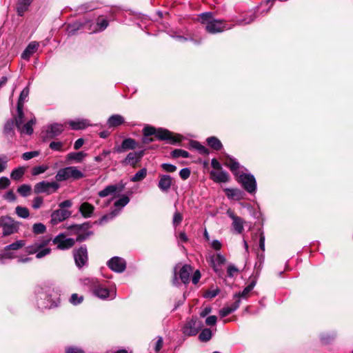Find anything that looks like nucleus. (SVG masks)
Wrapping results in <instances>:
<instances>
[{"label": "nucleus", "instance_id": "nucleus-1", "mask_svg": "<svg viewBox=\"0 0 353 353\" xmlns=\"http://www.w3.org/2000/svg\"><path fill=\"white\" fill-rule=\"evenodd\" d=\"M225 165L230 169L237 178V181L247 192L249 193L255 192L256 182L254 176L251 174L244 173L243 172V168L240 165L235 159L228 157Z\"/></svg>", "mask_w": 353, "mask_h": 353}, {"label": "nucleus", "instance_id": "nucleus-2", "mask_svg": "<svg viewBox=\"0 0 353 353\" xmlns=\"http://www.w3.org/2000/svg\"><path fill=\"white\" fill-rule=\"evenodd\" d=\"M84 284L88 285L93 294L101 299H114L117 292L115 289H108L103 283L95 278H88L84 280Z\"/></svg>", "mask_w": 353, "mask_h": 353}, {"label": "nucleus", "instance_id": "nucleus-3", "mask_svg": "<svg viewBox=\"0 0 353 353\" xmlns=\"http://www.w3.org/2000/svg\"><path fill=\"white\" fill-rule=\"evenodd\" d=\"M199 20L205 26L206 31L210 34L221 32L232 28L231 26L223 21L214 19L212 12L202 13L199 16Z\"/></svg>", "mask_w": 353, "mask_h": 353}, {"label": "nucleus", "instance_id": "nucleus-4", "mask_svg": "<svg viewBox=\"0 0 353 353\" xmlns=\"http://www.w3.org/2000/svg\"><path fill=\"white\" fill-rule=\"evenodd\" d=\"M143 134L145 137L155 135L157 139L159 140H166L172 144L179 142L181 137V135L174 136V134L168 130L163 128L156 129L149 125L144 127Z\"/></svg>", "mask_w": 353, "mask_h": 353}, {"label": "nucleus", "instance_id": "nucleus-5", "mask_svg": "<svg viewBox=\"0 0 353 353\" xmlns=\"http://www.w3.org/2000/svg\"><path fill=\"white\" fill-rule=\"evenodd\" d=\"M85 176L84 174L75 166H69L59 169L55 176L57 181L69 179L78 180Z\"/></svg>", "mask_w": 353, "mask_h": 353}, {"label": "nucleus", "instance_id": "nucleus-6", "mask_svg": "<svg viewBox=\"0 0 353 353\" xmlns=\"http://www.w3.org/2000/svg\"><path fill=\"white\" fill-rule=\"evenodd\" d=\"M50 242V239L36 242L34 244L27 247V252L30 254H36L37 259H41L50 253V249L46 248Z\"/></svg>", "mask_w": 353, "mask_h": 353}, {"label": "nucleus", "instance_id": "nucleus-7", "mask_svg": "<svg viewBox=\"0 0 353 353\" xmlns=\"http://www.w3.org/2000/svg\"><path fill=\"white\" fill-rule=\"evenodd\" d=\"M202 327V321L196 316H193L186 321L182 327V332L185 336H195Z\"/></svg>", "mask_w": 353, "mask_h": 353}, {"label": "nucleus", "instance_id": "nucleus-8", "mask_svg": "<svg viewBox=\"0 0 353 353\" xmlns=\"http://www.w3.org/2000/svg\"><path fill=\"white\" fill-rule=\"evenodd\" d=\"M0 227L3 228V235L8 236L18 231L19 223L8 216H0Z\"/></svg>", "mask_w": 353, "mask_h": 353}, {"label": "nucleus", "instance_id": "nucleus-9", "mask_svg": "<svg viewBox=\"0 0 353 353\" xmlns=\"http://www.w3.org/2000/svg\"><path fill=\"white\" fill-rule=\"evenodd\" d=\"M129 202V197L126 195H123L121 198L114 202V205L117 209H114L110 213L103 216L100 220V223H103L109 220L114 219L119 214L121 209L125 207Z\"/></svg>", "mask_w": 353, "mask_h": 353}, {"label": "nucleus", "instance_id": "nucleus-10", "mask_svg": "<svg viewBox=\"0 0 353 353\" xmlns=\"http://www.w3.org/2000/svg\"><path fill=\"white\" fill-rule=\"evenodd\" d=\"M59 187V184L56 181L49 182L42 181L35 184L34 187V192L36 194L45 193L46 194H50L55 192Z\"/></svg>", "mask_w": 353, "mask_h": 353}, {"label": "nucleus", "instance_id": "nucleus-11", "mask_svg": "<svg viewBox=\"0 0 353 353\" xmlns=\"http://www.w3.org/2000/svg\"><path fill=\"white\" fill-rule=\"evenodd\" d=\"M84 238L78 236L75 240L72 238H66L64 234H59L54 237L52 242L54 245H57L58 249L67 250L72 248L74 245L75 241H81Z\"/></svg>", "mask_w": 353, "mask_h": 353}, {"label": "nucleus", "instance_id": "nucleus-12", "mask_svg": "<svg viewBox=\"0 0 353 353\" xmlns=\"http://www.w3.org/2000/svg\"><path fill=\"white\" fill-rule=\"evenodd\" d=\"M37 305L41 309L52 308L57 306L55 301L43 288L37 291Z\"/></svg>", "mask_w": 353, "mask_h": 353}, {"label": "nucleus", "instance_id": "nucleus-13", "mask_svg": "<svg viewBox=\"0 0 353 353\" xmlns=\"http://www.w3.org/2000/svg\"><path fill=\"white\" fill-rule=\"evenodd\" d=\"M76 265L81 268L88 262V251L85 246H81L79 249L74 250L73 252Z\"/></svg>", "mask_w": 353, "mask_h": 353}, {"label": "nucleus", "instance_id": "nucleus-14", "mask_svg": "<svg viewBox=\"0 0 353 353\" xmlns=\"http://www.w3.org/2000/svg\"><path fill=\"white\" fill-rule=\"evenodd\" d=\"M65 125L61 123H52L47 126L43 136L44 139H51L60 135L64 130Z\"/></svg>", "mask_w": 353, "mask_h": 353}, {"label": "nucleus", "instance_id": "nucleus-15", "mask_svg": "<svg viewBox=\"0 0 353 353\" xmlns=\"http://www.w3.org/2000/svg\"><path fill=\"white\" fill-rule=\"evenodd\" d=\"M207 261L213 268L214 272L219 273L220 271V267L225 262V258L220 253L212 254L209 255L207 258Z\"/></svg>", "mask_w": 353, "mask_h": 353}, {"label": "nucleus", "instance_id": "nucleus-16", "mask_svg": "<svg viewBox=\"0 0 353 353\" xmlns=\"http://www.w3.org/2000/svg\"><path fill=\"white\" fill-rule=\"evenodd\" d=\"M108 265L112 271L121 273L125 270L126 263L122 258L114 256L108 261Z\"/></svg>", "mask_w": 353, "mask_h": 353}, {"label": "nucleus", "instance_id": "nucleus-17", "mask_svg": "<svg viewBox=\"0 0 353 353\" xmlns=\"http://www.w3.org/2000/svg\"><path fill=\"white\" fill-rule=\"evenodd\" d=\"M143 151L130 152L125 159L122 161L124 165H130L135 168L143 157Z\"/></svg>", "mask_w": 353, "mask_h": 353}, {"label": "nucleus", "instance_id": "nucleus-18", "mask_svg": "<svg viewBox=\"0 0 353 353\" xmlns=\"http://www.w3.org/2000/svg\"><path fill=\"white\" fill-rule=\"evenodd\" d=\"M71 215V212L67 210L59 209L54 210L51 214L50 222L52 225H57L59 223L65 220Z\"/></svg>", "mask_w": 353, "mask_h": 353}, {"label": "nucleus", "instance_id": "nucleus-19", "mask_svg": "<svg viewBox=\"0 0 353 353\" xmlns=\"http://www.w3.org/2000/svg\"><path fill=\"white\" fill-rule=\"evenodd\" d=\"M124 188L125 184L120 182L115 185H108L103 190L100 191L98 194L100 197L103 198L115 192H121L124 190Z\"/></svg>", "mask_w": 353, "mask_h": 353}, {"label": "nucleus", "instance_id": "nucleus-20", "mask_svg": "<svg viewBox=\"0 0 353 353\" xmlns=\"http://www.w3.org/2000/svg\"><path fill=\"white\" fill-rule=\"evenodd\" d=\"M228 216L232 220V228L237 234H241L243 231L244 221L241 217L235 215L231 210H228Z\"/></svg>", "mask_w": 353, "mask_h": 353}, {"label": "nucleus", "instance_id": "nucleus-21", "mask_svg": "<svg viewBox=\"0 0 353 353\" xmlns=\"http://www.w3.org/2000/svg\"><path fill=\"white\" fill-rule=\"evenodd\" d=\"M211 179L216 183H225L229 181V175L227 172L221 169L212 170L210 172Z\"/></svg>", "mask_w": 353, "mask_h": 353}, {"label": "nucleus", "instance_id": "nucleus-22", "mask_svg": "<svg viewBox=\"0 0 353 353\" xmlns=\"http://www.w3.org/2000/svg\"><path fill=\"white\" fill-rule=\"evenodd\" d=\"M86 157L87 154L85 152H72L68 153L65 159L68 163H81Z\"/></svg>", "mask_w": 353, "mask_h": 353}, {"label": "nucleus", "instance_id": "nucleus-23", "mask_svg": "<svg viewBox=\"0 0 353 353\" xmlns=\"http://www.w3.org/2000/svg\"><path fill=\"white\" fill-rule=\"evenodd\" d=\"M136 147L137 143L135 140L132 138H127L122 141L121 146L115 148V151L118 153H121L127 150H133Z\"/></svg>", "mask_w": 353, "mask_h": 353}, {"label": "nucleus", "instance_id": "nucleus-24", "mask_svg": "<svg viewBox=\"0 0 353 353\" xmlns=\"http://www.w3.org/2000/svg\"><path fill=\"white\" fill-rule=\"evenodd\" d=\"M193 269L190 265H184L180 270L179 274L181 281L186 284L190 281V276L192 272Z\"/></svg>", "mask_w": 353, "mask_h": 353}, {"label": "nucleus", "instance_id": "nucleus-25", "mask_svg": "<svg viewBox=\"0 0 353 353\" xmlns=\"http://www.w3.org/2000/svg\"><path fill=\"white\" fill-rule=\"evenodd\" d=\"M39 44L37 41L30 42L21 54V58L28 60L30 57L37 51Z\"/></svg>", "mask_w": 353, "mask_h": 353}, {"label": "nucleus", "instance_id": "nucleus-26", "mask_svg": "<svg viewBox=\"0 0 353 353\" xmlns=\"http://www.w3.org/2000/svg\"><path fill=\"white\" fill-rule=\"evenodd\" d=\"M172 183V177L170 175H162L160 176L158 187L161 191L167 192L170 188Z\"/></svg>", "mask_w": 353, "mask_h": 353}, {"label": "nucleus", "instance_id": "nucleus-27", "mask_svg": "<svg viewBox=\"0 0 353 353\" xmlns=\"http://www.w3.org/2000/svg\"><path fill=\"white\" fill-rule=\"evenodd\" d=\"M72 130H83L89 126L90 124L87 119H77L75 121L70 120L68 122Z\"/></svg>", "mask_w": 353, "mask_h": 353}, {"label": "nucleus", "instance_id": "nucleus-28", "mask_svg": "<svg viewBox=\"0 0 353 353\" xmlns=\"http://www.w3.org/2000/svg\"><path fill=\"white\" fill-rule=\"evenodd\" d=\"M224 191L226 196L230 199L239 201L243 197V192L239 189L226 188Z\"/></svg>", "mask_w": 353, "mask_h": 353}, {"label": "nucleus", "instance_id": "nucleus-29", "mask_svg": "<svg viewBox=\"0 0 353 353\" xmlns=\"http://www.w3.org/2000/svg\"><path fill=\"white\" fill-rule=\"evenodd\" d=\"M94 210V206L88 202L83 203L79 207V212L85 218L91 217Z\"/></svg>", "mask_w": 353, "mask_h": 353}, {"label": "nucleus", "instance_id": "nucleus-30", "mask_svg": "<svg viewBox=\"0 0 353 353\" xmlns=\"http://www.w3.org/2000/svg\"><path fill=\"white\" fill-rule=\"evenodd\" d=\"M124 123L123 117L120 114H113L108 120L107 124L109 128H115Z\"/></svg>", "mask_w": 353, "mask_h": 353}, {"label": "nucleus", "instance_id": "nucleus-31", "mask_svg": "<svg viewBox=\"0 0 353 353\" xmlns=\"http://www.w3.org/2000/svg\"><path fill=\"white\" fill-rule=\"evenodd\" d=\"M108 26V21L103 17H99L97 19V24L93 29L90 28L89 30L91 33L101 32L104 30Z\"/></svg>", "mask_w": 353, "mask_h": 353}, {"label": "nucleus", "instance_id": "nucleus-32", "mask_svg": "<svg viewBox=\"0 0 353 353\" xmlns=\"http://www.w3.org/2000/svg\"><path fill=\"white\" fill-rule=\"evenodd\" d=\"M36 123L35 117L30 119L26 123H25L23 126L21 125V129H18L19 131L21 134H26L30 135L33 132V125Z\"/></svg>", "mask_w": 353, "mask_h": 353}, {"label": "nucleus", "instance_id": "nucleus-33", "mask_svg": "<svg viewBox=\"0 0 353 353\" xmlns=\"http://www.w3.org/2000/svg\"><path fill=\"white\" fill-rule=\"evenodd\" d=\"M33 0H18L17 5V11L19 15L23 16L24 12L28 10L29 6Z\"/></svg>", "mask_w": 353, "mask_h": 353}, {"label": "nucleus", "instance_id": "nucleus-34", "mask_svg": "<svg viewBox=\"0 0 353 353\" xmlns=\"http://www.w3.org/2000/svg\"><path fill=\"white\" fill-rule=\"evenodd\" d=\"M190 145L192 148L197 150L201 154L208 155L209 154L208 149L197 141H191Z\"/></svg>", "mask_w": 353, "mask_h": 353}, {"label": "nucleus", "instance_id": "nucleus-35", "mask_svg": "<svg viewBox=\"0 0 353 353\" xmlns=\"http://www.w3.org/2000/svg\"><path fill=\"white\" fill-rule=\"evenodd\" d=\"M23 107L17 106V115L14 118L15 125L17 129H21V125L24 122Z\"/></svg>", "mask_w": 353, "mask_h": 353}, {"label": "nucleus", "instance_id": "nucleus-36", "mask_svg": "<svg viewBox=\"0 0 353 353\" xmlns=\"http://www.w3.org/2000/svg\"><path fill=\"white\" fill-rule=\"evenodd\" d=\"M25 171L26 168L24 167H18L12 171L10 177L13 180L19 181L24 175Z\"/></svg>", "mask_w": 353, "mask_h": 353}, {"label": "nucleus", "instance_id": "nucleus-37", "mask_svg": "<svg viewBox=\"0 0 353 353\" xmlns=\"http://www.w3.org/2000/svg\"><path fill=\"white\" fill-rule=\"evenodd\" d=\"M207 143L212 149L216 150H219L223 147L221 142L215 137L208 138Z\"/></svg>", "mask_w": 353, "mask_h": 353}, {"label": "nucleus", "instance_id": "nucleus-38", "mask_svg": "<svg viewBox=\"0 0 353 353\" xmlns=\"http://www.w3.org/2000/svg\"><path fill=\"white\" fill-rule=\"evenodd\" d=\"M212 336V332L210 329L205 328L203 329L201 333L199 335V339L201 342H208L209 341Z\"/></svg>", "mask_w": 353, "mask_h": 353}, {"label": "nucleus", "instance_id": "nucleus-39", "mask_svg": "<svg viewBox=\"0 0 353 353\" xmlns=\"http://www.w3.org/2000/svg\"><path fill=\"white\" fill-rule=\"evenodd\" d=\"M147 169L142 168L139 170L131 179L130 181L132 182H139L143 181L147 176Z\"/></svg>", "mask_w": 353, "mask_h": 353}, {"label": "nucleus", "instance_id": "nucleus-40", "mask_svg": "<svg viewBox=\"0 0 353 353\" xmlns=\"http://www.w3.org/2000/svg\"><path fill=\"white\" fill-rule=\"evenodd\" d=\"M29 92L30 90L28 85L21 91L17 102V106L23 107V104L27 101L28 97Z\"/></svg>", "mask_w": 353, "mask_h": 353}, {"label": "nucleus", "instance_id": "nucleus-41", "mask_svg": "<svg viewBox=\"0 0 353 353\" xmlns=\"http://www.w3.org/2000/svg\"><path fill=\"white\" fill-rule=\"evenodd\" d=\"M26 245L25 241L18 240L4 248V250H18Z\"/></svg>", "mask_w": 353, "mask_h": 353}, {"label": "nucleus", "instance_id": "nucleus-42", "mask_svg": "<svg viewBox=\"0 0 353 353\" xmlns=\"http://www.w3.org/2000/svg\"><path fill=\"white\" fill-rule=\"evenodd\" d=\"M15 212L19 217L23 219H27L30 216L28 209L26 207H22L20 205L16 207Z\"/></svg>", "mask_w": 353, "mask_h": 353}, {"label": "nucleus", "instance_id": "nucleus-43", "mask_svg": "<svg viewBox=\"0 0 353 353\" xmlns=\"http://www.w3.org/2000/svg\"><path fill=\"white\" fill-rule=\"evenodd\" d=\"M31 186L28 184H23L17 188V192L23 197H26L31 194Z\"/></svg>", "mask_w": 353, "mask_h": 353}, {"label": "nucleus", "instance_id": "nucleus-44", "mask_svg": "<svg viewBox=\"0 0 353 353\" xmlns=\"http://www.w3.org/2000/svg\"><path fill=\"white\" fill-rule=\"evenodd\" d=\"M254 285H255V283L252 282L247 287H245L241 292L236 294L234 295V298H241V297L245 298V297H247L248 294L250 293V291L252 290Z\"/></svg>", "mask_w": 353, "mask_h": 353}, {"label": "nucleus", "instance_id": "nucleus-45", "mask_svg": "<svg viewBox=\"0 0 353 353\" xmlns=\"http://www.w3.org/2000/svg\"><path fill=\"white\" fill-rule=\"evenodd\" d=\"M46 231V227L41 223H34L32 225V232L35 234H41Z\"/></svg>", "mask_w": 353, "mask_h": 353}, {"label": "nucleus", "instance_id": "nucleus-46", "mask_svg": "<svg viewBox=\"0 0 353 353\" xmlns=\"http://www.w3.org/2000/svg\"><path fill=\"white\" fill-rule=\"evenodd\" d=\"M64 143L61 141H52L49 147L54 151L63 152L64 151Z\"/></svg>", "mask_w": 353, "mask_h": 353}, {"label": "nucleus", "instance_id": "nucleus-47", "mask_svg": "<svg viewBox=\"0 0 353 353\" xmlns=\"http://www.w3.org/2000/svg\"><path fill=\"white\" fill-rule=\"evenodd\" d=\"M172 156L174 158L177 157H183L188 158L189 157V153L181 149H176L172 152Z\"/></svg>", "mask_w": 353, "mask_h": 353}, {"label": "nucleus", "instance_id": "nucleus-48", "mask_svg": "<svg viewBox=\"0 0 353 353\" xmlns=\"http://www.w3.org/2000/svg\"><path fill=\"white\" fill-rule=\"evenodd\" d=\"M83 301V296L76 293L72 294L70 298V302L74 305L80 304Z\"/></svg>", "mask_w": 353, "mask_h": 353}, {"label": "nucleus", "instance_id": "nucleus-49", "mask_svg": "<svg viewBox=\"0 0 353 353\" xmlns=\"http://www.w3.org/2000/svg\"><path fill=\"white\" fill-rule=\"evenodd\" d=\"M15 257L14 253L11 252L10 250L7 251L4 250L3 253L0 254V261L2 263H4L5 259H12Z\"/></svg>", "mask_w": 353, "mask_h": 353}, {"label": "nucleus", "instance_id": "nucleus-50", "mask_svg": "<svg viewBox=\"0 0 353 353\" xmlns=\"http://www.w3.org/2000/svg\"><path fill=\"white\" fill-rule=\"evenodd\" d=\"M14 123V121L13 120H9L6 123L3 129L4 134H10L12 132Z\"/></svg>", "mask_w": 353, "mask_h": 353}, {"label": "nucleus", "instance_id": "nucleus-51", "mask_svg": "<svg viewBox=\"0 0 353 353\" xmlns=\"http://www.w3.org/2000/svg\"><path fill=\"white\" fill-rule=\"evenodd\" d=\"M183 220V216L179 212H175L172 219V223L174 227L178 226Z\"/></svg>", "mask_w": 353, "mask_h": 353}, {"label": "nucleus", "instance_id": "nucleus-52", "mask_svg": "<svg viewBox=\"0 0 353 353\" xmlns=\"http://www.w3.org/2000/svg\"><path fill=\"white\" fill-rule=\"evenodd\" d=\"M43 203V198L41 196H37L32 201V207L34 210H37L42 206Z\"/></svg>", "mask_w": 353, "mask_h": 353}, {"label": "nucleus", "instance_id": "nucleus-53", "mask_svg": "<svg viewBox=\"0 0 353 353\" xmlns=\"http://www.w3.org/2000/svg\"><path fill=\"white\" fill-rule=\"evenodd\" d=\"M39 152L38 151L27 152L22 154V158L25 161H28L34 157L39 156Z\"/></svg>", "mask_w": 353, "mask_h": 353}, {"label": "nucleus", "instance_id": "nucleus-54", "mask_svg": "<svg viewBox=\"0 0 353 353\" xmlns=\"http://www.w3.org/2000/svg\"><path fill=\"white\" fill-rule=\"evenodd\" d=\"M48 169L47 165H39L36 166L32 169V174L33 175H39L45 172Z\"/></svg>", "mask_w": 353, "mask_h": 353}, {"label": "nucleus", "instance_id": "nucleus-55", "mask_svg": "<svg viewBox=\"0 0 353 353\" xmlns=\"http://www.w3.org/2000/svg\"><path fill=\"white\" fill-rule=\"evenodd\" d=\"M256 18L255 13L252 12L249 15L248 18H245L242 20H239L237 21V24L242 25V24H248L252 22Z\"/></svg>", "mask_w": 353, "mask_h": 353}, {"label": "nucleus", "instance_id": "nucleus-56", "mask_svg": "<svg viewBox=\"0 0 353 353\" xmlns=\"http://www.w3.org/2000/svg\"><path fill=\"white\" fill-rule=\"evenodd\" d=\"M80 23H74L72 24H69L67 28V31L69 34H74L75 31L80 28Z\"/></svg>", "mask_w": 353, "mask_h": 353}, {"label": "nucleus", "instance_id": "nucleus-57", "mask_svg": "<svg viewBox=\"0 0 353 353\" xmlns=\"http://www.w3.org/2000/svg\"><path fill=\"white\" fill-rule=\"evenodd\" d=\"M10 185L9 179L6 176L0 177V190L6 189Z\"/></svg>", "mask_w": 353, "mask_h": 353}, {"label": "nucleus", "instance_id": "nucleus-58", "mask_svg": "<svg viewBox=\"0 0 353 353\" xmlns=\"http://www.w3.org/2000/svg\"><path fill=\"white\" fill-rule=\"evenodd\" d=\"M162 168L168 172H174L176 170V167L170 163H163L161 165Z\"/></svg>", "mask_w": 353, "mask_h": 353}, {"label": "nucleus", "instance_id": "nucleus-59", "mask_svg": "<svg viewBox=\"0 0 353 353\" xmlns=\"http://www.w3.org/2000/svg\"><path fill=\"white\" fill-rule=\"evenodd\" d=\"M3 198L10 202H12L16 200V196L12 190H9L8 192H7L3 195Z\"/></svg>", "mask_w": 353, "mask_h": 353}, {"label": "nucleus", "instance_id": "nucleus-60", "mask_svg": "<svg viewBox=\"0 0 353 353\" xmlns=\"http://www.w3.org/2000/svg\"><path fill=\"white\" fill-rule=\"evenodd\" d=\"M179 175L182 179L185 180L190 176V170L187 168H183L180 170Z\"/></svg>", "mask_w": 353, "mask_h": 353}, {"label": "nucleus", "instance_id": "nucleus-61", "mask_svg": "<svg viewBox=\"0 0 353 353\" xmlns=\"http://www.w3.org/2000/svg\"><path fill=\"white\" fill-rule=\"evenodd\" d=\"M8 161V159L6 157H0V173L6 169Z\"/></svg>", "mask_w": 353, "mask_h": 353}, {"label": "nucleus", "instance_id": "nucleus-62", "mask_svg": "<svg viewBox=\"0 0 353 353\" xmlns=\"http://www.w3.org/2000/svg\"><path fill=\"white\" fill-rule=\"evenodd\" d=\"M217 318L214 315L210 316L206 318L205 323L208 325H214L216 323Z\"/></svg>", "mask_w": 353, "mask_h": 353}, {"label": "nucleus", "instance_id": "nucleus-63", "mask_svg": "<svg viewBox=\"0 0 353 353\" xmlns=\"http://www.w3.org/2000/svg\"><path fill=\"white\" fill-rule=\"evenodd\" d=\"M238 269L234 265H230L228 268V276L232 277L236 273H237Z\"/></svg>", "mask_w": 353, "mask_h": 353}, {"label": "nucleus", "instance_id": "nucleus-64", "mask_svg": "<svg viewBox=\"0 0 353 353\" xmlns=\"http://www.w3.org/2000/svg\"><path fill=\"white\" fill-rule=\"evenodd\" d=\"M232 312L230 307H225L220 310L219 314L221 317H225Z\"/></svg>", "mask_w": 353, "mask_h": 353}]
</instances>
